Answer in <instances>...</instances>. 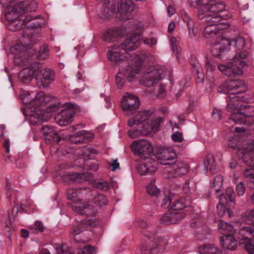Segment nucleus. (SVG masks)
<instances>
[{
	"label": "nucleus",
	"mask_w": 254,
	"mask_h": 254,
	"mask_svg": "<svg viewBox=\"0 0 254 254\" xmlns=\"http://www.w3.org/2000/svg\"><path fill=\"white\" fill-rule=\"evenodd\" d=\"M191 6L199 8L197 15L199 19L211 23L204 29L203 33L205 37L210 38L215 36L221 29L216 23L221 20L219 14L224 10L225 4L216 0H191Z\"/></svg>",
	"instance_id": "f257e3e1"
},
{
	"label": "nucleus",
	"mask_w": 254,
	"mask_h": 254,
	"mask_svg": "<svg viewBox=\"0 0 254 254\" xmlns=\"http://www.w3.org/2000/svg\"><path fill=\"white\" fill-rule=\"evenodd\" d=\"M229 46H233L238 51L232 59V62L226 64H222L218 66L219 70L224 74L231 76L235 75H241L243 73V68L246 64L243 61L248 56L246 51H241L245 45V39L242 37L229 40Z\"/></svg>",
	"instance_id": "f03ea898"
},
{
	"label": "nucleus",
	"mask_w": 254,
	"mask_h": 254,
	"mask_svg": "<svg viewBox=\"0 0 254 254\" xmlns=\"http://www.w3.org/2000/svg\"><path fill=\"white\" fill-rule=\"evenodd\" d=\"M140 35L135 34L126 39L124 42L119 46L114 45L108 52V58L110 61L114 62H119L123 60V56L120 52L123 50L126 52H129L136 49L140 40Z\"/></svg>",
	"instance_id": "7ed1b4c3"
},
{
	"label": "nucleus",
	"mask_w": 254,
	"mask_h": 254,
	"mask_svg": "<svg viewBox=\"0 0 254 254\" xmlns=\"http://www.w3.org/2000/svg\"><path fill=\"white\" fill-rule=\"evenodd\" d=\"M142 66V62L140 60L134 62L132 64V66L127 69L124 68L120 70L116 77V83L119 89H122L127 79L129 82L132 81V79L138 73Z\"/></svg>",
	"instance_id": "20e7f679"
},
{
	"label": "nucleus",
	"mask_w": 254,
	"mask_h": 254,
	"mask_svg": "<svg viewBox=\"0 0 254 254\" xmlns=\"http://www.w3.org/2000/svg\"><path fill=\"white\" fill-rule=\"evenodd\" d=\"M66 193L68 199L75 201L76 196L79 192L77 190L69 189L67 190ZM71 207L73 211L79 214L94 216L96 214L94 207L86 202L82 203L79 200L77 202H74Z\"/></svg>",
	"instance_id": "39448f33"
},
{
	"label": "nucleus",
	"mask_w": 254,
	"mask_h": 254,
	"mask_svg": "<svg viewBox=\"0 0 254 254\" xmlns=\"http://www.w3.org/2000/svg\"><path fill=\"white\" fill-rule=\"evenodd\" d=\"M165 74L164 67L159 65L151 66L144 72L141 81L145 86L150 87L163 78Z\"/></svg>",
	"instance_id": "423d86ee"
},
{
	"label": "nucleus",
	"mask_w": 254,
	"mask_h": 254,
	"mask_svg": "<svg viewBox=\"0 0 254 254\" xmlns=\"http://www.w3.org/2000/svg\"><path fill=\"white\" fill-rule=\"evenodd\" d=\"M34 67H36L35 78L39 86L46 88L54 82L55 72L53 70L42 69V64L39 63H34Z\"/></svg>",
	"instance_id": "0eeeda50"
},
{
	"label": "nucleus",
	"mask_w": 254,
	"mask_h": 254,
	"mask_svg": "<svg viewBox=\"0 0 254 254\" xmlns=\"http://www.w3.org/2000/svg\"><path fill=\"white\" fill-rule=\"evenodd\" d=\"M237 238L244 241V249L249 254L254 253V240L249 237H254V224L249 226H243L236 234Z\"/></svg>",
	"instance_id": "6e6552de"
},
{
	"label": "nucleus",
	"mask_w": 254,
	"mask_h": 254,
	"mask_svg": "<svg viewBox=\"0 0 254 254\" xmlns=\"http://www.w3.org/2000/svg\"><path fill=\"white\" fill-rule=\"evenodd\" d=\"M12 12L8 13L5 16L8 20V28L12 31L19 30L26 26L28 27L35 28L40 27L41 24L39 22H31L35 18L30 16H27L24 19L20 20L18 18L12 19L10 17Z\"/></svg>",
	"instance_id": "1a4fd4ad"
},
{
	"label": "nucleus",
	"mask_w": 254,
	"mask_h": 254,
	"mask_svg": "<svg viewBox=\"0 0 254 254\" xmlns=\"http://www.w3.org/2000/svg\"><path fill=\"white\" fill-rule=\"evenodd\" d=\"M62 112L58 115V123L61 126H65L73 121V116L78 110V107L70 102L65 103Z\"/></svg>",
	"instance_id": "9d476101"
},
{
	"label": "nucleus",
	"mask_w": 254,
	"mask_h": 254,
	"mask_svg": "<svg viewBox=\"0 0 254 254\" xmlns=\"http://www.w3.org/2000/svg\"><path fill=\"white\" fill-rule=\"evenodd\" d=\"M251 100L246 94L229 95L226 98L227 110L229 112L243 110L244 102H249Z\"/></svg>",
	"instance_id": "9b49d317"
},
{
	"label": "nucleus",
	"mask_w": 254,
	"mask_h": 254,
	"mask_svg": "<svg viewBox=\"0 0 254 254\" xmlns=\"http://www.w3.org/2000/svg\"><path fill=\"white\" fill-rule=\"evenodd\" d=\"M131 148L135 154L141 158L147 159L148 155L153 153V147L150 142L147 140H135L131 144Z\"/></svg>",
	"instance_id": "f8f14e48"
},
{
	"label": "nucleus",
	"mask_w": 254,
	"mask_h": 254,
	"mask_svg": "<svg viewBox=\"0 0 254 254\" xmlns=\"http://www.w3.org/2000/svg\"><path fill=\"white\" fill-rule=\"evenodd\" d=\"M98 222L95 219L83 220L77 225L73 226L69 232V235L73 238L77 243H83L84 241L76 238L80 233L84 230H87L90 227H94L97 225Z\"/></svg>",
	"instance_id": "ddd939ff"
},
{
	"label": "nucleus",
	"mask_w": 254,
	"mask_h": 254,
	"mask_svg": "<svg viewBox=\"0 0 254 254\" xmlns=\"http://www.w3.org/2000/svg\"><path fill=\"white\" fill-rule=\"evenodd\" d=\"M139 98L133 94L126 93L121 103L123 110L127 114L133 113L139 106Z\"/></svg>",
	"instance_id": "4468645a"
},
{
	"label": "nucleus",
	"mask_w": 254,
	"mask_h": 254,
	"mask_svg": "<svg viewBox=\"0 0 254 254\" xmlns=\"http://www.w3.org/2000/svg\"><path fill=\"white\" fill-rule=\"evenodd\" d=\"M135 8V4L131 0H120L118 3V12L120 15L121 20L129 19L128 14L132 12Z\"/></svg>",
	"instance_id": "2eb2a0df"
},
{
	"label": "nucleus",
	"mask_w": 254,
	"mask_h": 254,
	"mask_svg": "<svg viewBox=\"0 0 254 254\" xmlns=\"http://www.w3.org/2000/svg\"><path fill=\"white\" fill-rule=\"evenodd\" d=\"M230 148H233L238 157L242 159L246 163L254 164V148L248 149L246 148H240L232 145L230 142L228 144Z\"/></svg>",
	"instance_id": "dca6fc26"
},
{
	"label": "nucleus",
	"mask_w": 254,
	"mask_h": 254,
	"mask_svg": "<svg viewBox=\"0 0 254 254\" xmlns=\"http://www.w3.org/2000/svg\"><path fill=\"white\" fill-rule=\"evenodd\" d=\"M225 87L227 92L230 94L242 95L247 90V87L243 81L240 80H229L226 82Z\"/></svg>",
	"instance_id": "f3484780"
},
{
	"label": "nucleus",
	"mask_w": 254,
	"mask_h": 254,
	"mask_svg": "<svg viewBox=\"0 0 254 254\" xmlns=\"http://www.w3.org/2000/svg\"><path fill=\"white\" fill-rule=\"evenodd\" d=\"M229 39L221 38L218 43L215 44L211 50L213 56L220 59L225 58V56L227 55L228 48L229 47ZM226 59L229 58L225 57Z\"/></svg>",
	"instance_id": "a211bd4d"
},
{
	"label": "nucleus",
	"mask_w": 254,
	"mask_h": 254,
	"mask_svg": "<svg viewBox=\"0 0 254 254\" xmlns=\"http://www.w3.org/2000/svg\"><path fill=\"white\" fill-rule=\"evenodd\" d=\"M177 154L172 149H167L156 155L159 163L163 165H173L176 162Z\"/></svg>",
	"instance_id": "6ab92c4d"
},
{
	"label": "nucleus",
	"mask_w": 254,
	"mask_h": 254,
	"mask_svg": "<svg viewBox=\"0 0 254 254\" xmlns=\"http://www.w3.org/2000/svg\"><path fill=\"white\" fill-rule=\"evenodd\" d=\"M156 163L151 158H147L145 162L138 164L136 168L141 175H152L157 170Z\"/></svg>",
	"instance_id": "aec40b11"
},
{
	"label": "nucleus",
	"mask_w": 254,
	"mask_h": 254,
	"mask_svg": "<svg viewBox=\"0 0 254 254\" xmlns=\"http://www.w3.org/2000/svg\"><path fill=\"white\" fill-rule=\"evenodd\" d=\"M163 121V118L160 117L148 120L146 122V125H145L146 130L143 132L144 133L149 134L157 132L160 129L161 124Z\"/></svg>",
	"instance_id": "412c9836"
},
{
	"label": "nucleus",
	"mask_w": 254,
	"mask_h": 254,
	"mask_svg": "<svg viewBox=\"0 0 254 254\" xmlns=\"http://www.w3.org/2000/svg\"><path fill=\"white\" fill-rule=\"evenodd\" d=\"M234 234L223 235L221 237L220 244L224 249L234 250L237 248V242Z\"/></svg>",
	"instance_id": "4be33fe9"
},
{
	"label": "nucleus",
	"mask_w": 254,
	"mask_h": 254,
	"mask_svg": "<svg viewBox=\"0 0 254 254\" xmlns=\"http://www.w3.org/2000/svg\"><path fill=\"white\" fill-rule=\"evenodd\" d=\"M35 68L34 63L32 64L30 68H26L22 70L18 74L19 80L23 83H29L32 80L33 76H35Z\"/></svg>",
	"instance_id": "5701e85b"
},
{
	"label": "nucleus",
	"mask_w": 254,
	"mask_h": 254,
	"mask_svg": "<svg viewBox=\"0 0 254 254\" xmlns=\"http://www.w3.org/2000/svg\"><path fill=\"white\" fill-rule=\"evenodd\" d=\"M104 2L102 6L101 15L102 17L109 18L113 16L116 10V2L114 0Z\"/></svg>",
	"instance_id": "b1692460"
},
{
	"label": "nucleus",
	"mask_w": 254,
	"mask_h": 254,
	"mask_svg": "<svg viewBox=\"0 0 254 254\" xmlns=\"http://www.w3.org/2000/svg\"><path fill=\"white\" fill-rule=\"evenodd\" d=\"M152 113L153 112L147 110L139 112L135 115L134 119L128 120L127 125L129 127H132L134 125H137L142 122L145 121Z\"/></svg>",
	"instance_id": "393cba45"
},
{
	"label": "nucleus",
	"mask_w": 254,
	"mask_h": 254,
	"mask_svg": "<svg viewBox=\"0 0 254 254\" xmlns=\"http://www.w3.org/2000/svg\"><path fill=\"white\" fill-rule=\"evenodd\" d=\"M92 138V134L85 130H81L76 133L75 135H71L70 139L75 143H83L86 140L88 141Z\"/></svg>",
	"instance_id": "a878e982"
},
{
	"label": "nucleus",
	"mask_w": 254,
	"mask_h": 254,
	"mask_svg": "<svg viewBox=\"0 0 254 254\" xmlns=\"http://www.w3.org/2000/svg\"><path fill=\"white\" fill-rule=\"evenodd\" d=\"M191 200L189 197L182 198L176 201L171 206L170 210L176 211H181L184 208L190 204Z\"/></svg>",
	"instance_id": "bb28decb"
},
{
	"label": "nucleus",
	"mask_w": 254,
	"mask_h": 254,
	"mask_svg": "<svg viewBox=\"0 0 254 254\" xmlns=\"http://www.w3.org/2000/svg\"><path fill=\"white\" fill-rule=\"evenodd\" d=\"M174 177H179L186 175L189 169V165L185 163L178 162L173 165Z\"/></svg>",
	"instance_id": "cd10ccee"
},
{
	"label": "nucleus",
	"mask_w": 254,
	"mask_h": 254,
	"mask_svg": "<svg viewBox=\"0 0 254 254\" xmlns=\"http://www.w3.org/2000/svg\"><path fill=\"white\" fill-rule=\"evenodd\" d=\"M122 34L120 28L109 29L104 33L102 38L104 41L110 42L113 41L116 37L121 36Z\"/></svg>",
	"instance_id": "c85d7f7f"
},
{
	"label": "nucleus",
	"mask_w": 254,
	"mask_h": 254,
	"mask_svg": "<svg viewBox=\"0 0 254 254\" xmlns=\"http://www.w3.org/2000/svg\"><path fill=\"white\" fill-rule=\"evenodd\" d=\"M232 114L229 117L230 122L232 121L236 124H244L247 123L245 115L243 113V110H239L231 112Z\"/></svg>",
	"instance_id": "c756f323"
},
{
	"label": "nucleus",
	"mask_w": 254,
	"mask_h": 254,
	"mask_svg": "<svg viewBox=\"0 0 254 254\" xmlns=\"http://www.w3.org/2000/svg\"><path fill=\"white\" fill-rule=\"evenodd\" d=\"M203 163L204 167L206 171L209 170L212 174L217 172L218 170L217 166L212 155H208L206 159H204Z\"/></svg>",
	"instance_id": "7c9ffc66"
},
{
	"label": "nucleus",
	"mask_w": 254,
	"mask_h": 254,
	"mask_svg": "<svg viewBox=\"0 0 254 254\" xmlns=\"http://www.w3.org/2000/svg\"><path fill=\"white\" fill-rule=\"evenodd\" d=\"M218 227L219 232L223 235L235 233V230L233 226L223 221H219Z\"/></svg>",
	"instance_id": "2f4dec72"
},
{
	"label": "nucleus",
	"mask_w": 254,
	"mask_h": 254,
	"mask_svg": "<svg viewBox=\"0 0 254 254\" xmlns=\"http://www.w3.org/2000/svg\"><path fill=\"white\" fill-rule=\"evenodd\" d=\"M219 197L220 201L217 205V213L220 217H222L226 215L227 209L225 207L224 204L228 203V200L224 194L220 195Z\"/></svg>",
	"instance_id": "473e14b6"
},
{
	"label": "nucleus",
	"mask_w": 254,
	"mask_h": 254,
	"mask_svg": "<svg viewBox=\"0 0 254 254\" xmlns=\"http://www.w3.org/2000/svg\"><path fill=\"white\" fill-rule=\"evenodd\" d=\"M200 254H221L220 252L213 244H206L199 247Z\"/></svg>",
	"instance_id": "72a5a7b5"
},
{
	"label": "nucleus",
	"mask_w": 254,
	"mask_h": 254,
	"mask_svg": "<svg viewBox=\"0 0 254 254\" xmlns=\"http://www.w3.org/2000/svg\"><path fill=\"white\" fill-rule=\"evenodd\" d=\"M92 201L96 205L99 207L106 205L108 203L106 196L100 193L95 194L92 199Z\"/></svg>",
	"instance_id": "f704fd0d"
},
{
	"label": "nucleus",
	"mask_w": 254,
	"mask_h": 254,
	"mask_svg": "<svg viewBox=\"0 0 254 254\" xmlns=\"http://www.w3.org/2000/svg\"><path fill=\"white\" fill-rule=\"evenodd\" d=\"M27 1H20L16 2L12 8V13L26 12Z\"/></svg>",
	"instance_id": "c9c22d12"
},
{
	"label": "nucleus",
	"mask_w": 254,
	"mask_h": 254,
	"mask_svg": "<svg viewBox=\"0 0 254 254\" xmlns=\"http://www.w3.org/2000/svg\"><path fill=\"white\" fill-rule=\"evenodd\" d=\"M180 13L182 20L187 24L188 27H192V26H194V20L185 10H180Z\"/></svg>",
	"instance_id": "e433bc0d"
},
{
	"label": "nucleus",
	"mask_w": 254,
	"mask_h": 254,
	"mask_svg": "<svg viewBox=\"0 0 254 254\" xmlns=\"http://www.w3.org/2000/svg\"><path fill=\"white\" fill-rule=\"evenodd\" d=\"M196 190V186L194 182H190V180H186L183 187V190L184 193L189 194L193 192Z\"/></svg>",
	"instance_id": "4c0bfd02"
},
{
	"label": "nucleus",
	"mask_w": 254,
	"mask_h": 254,
	"mask_svg": "<svg viewBox=\"0 0 254 254\" xmlns=\"http://www.w3.org/2000/svg\"><path fill=\"white\" fill-rule=\"evenodd\" d=\"M223 182V177L222 176L219 175L215 177L213 179L212 183V187L215 189L217 193H219L222 187Z\"/></svg>",
	"instance_id": "58836bf2"
},
{
	"label": "nucleus",
	"mask_w": 254,
	"mask_h": 254,
	"mask_svg": "<svg viewBox=\"0 0 254 254\" xmlns=\"http://www.w3.org/2000/svg\"><path fill=\"white\" fill-rule=\"evenodd\" d=\"M40 113H41V110L38 109L30 116L29 121L31 125H36L42 123L40 118Z\"/></svg>",
	"instance_id": "ea45409f"
},
{
	"label": "nucleus",
	"mask_w": 254,
	"mask_h": 254,
	"mask_svg": "<svg viewBox=\"0 0 254 254\" xmlns=\"http://www.w3.org/2000/svg\"><path fill=\"white\" fill-rule=\"evenodd\" d=\"M146 130L145 125L141 127L140 129H133L128 131V135L132 138H136L142 135H148V133H144V131Z\"/></svg>",
	"instance_id": "a19ab883"
},
{
	"label": "nucleus",
	"mask_w": 254,
	"mask_h": 254,
	"mask_svg": "<svg viewBox=\"0 0 254 254\" xmlns=\"http://www.w3.org/2000/svg\"><path fill=\"white\" fill-rule=\"evenodd\" d=\"M170 41L173 52L176 53L177 54H179L181 51V48L179 46V44L180 41V38L172 37L170 38Z\"/></svg>",
	"instance_id": "79ce46f5"
},
{
	"label": "nucleus",
	"mask_w": 254,
	"mask_h": 254,
	"mask_svg": "<svg viewBox=\"0 0 254 254\" xmlns=\"http://www.w3.org/2000/svg\"><path fill=\"white\" fill-rule=\"evenodd\" d=\"M220 64L218 65V63L215 60L207 59L205 63L206 72H211L214 71L216 69V66H218ZM218 68H219L218 67ZM218 69L219 70V69Z\"/></svg>",
	"instance_id": "37998d69"
},
{
	"label": "nucleus",
	"mask_w": 254,
	"mask_h": 254,
	"mask_svg": "<svg viewBox=\"0 0 254 254\" xmlns=\"http://www.w3.org/2000/svg\"><path fill=\"white\" fill-rule=\"evenodd\" d=\"M30 231L33 233L43 232L45 230V227L43 223L40 221H37L34 224L30 227Z\"/></svg>",
	"instance_id": "c03bdc74"
},
{
	"label": "nucleus",
	"mask_w": 254,
	"mask_h": 254,
	"mask_svg": "<svg viewBox=\"0 0 254 254\" xmlns=\"http://www.w3.org/2000/svg\"><path fill=\"white\" fill-rule=\"evenodd\" d=\"M28 49L27 45L17 44L10 48V51L14 55H18L21 52L28 50Z\"/></svg>",
	"instance_id": "a18cd8bd"
},
{
	"label": "nucleus",
	"mask_w": 254,
	"mask_h": 254,
	"mask_svg": "<svg viewBox=\"0 0 254 254\" xmlns=\"http://www.w3.org/2000/svg\"><path fill=\"white\" fill-rule=\"evenodd\" d=\"M155 182L154 180L152 181L147 187L148 193L152 196H156L160 191L156 186Z\"/></svg>",
	"instance_id": "49530a36"
},
{
	"label": "nucleus",
	"mask_w": 254,
	"mask_h": 254,
	"mask_svg": "<svg viewBox=\"0 0 254 254\" xmlns=\"http://www.w3.org/2000/svg\"><path fill=\"white\" fill-rule=\"evenodd\" d=\"M172 222L173 224H175L179 222L184 218V215L182 211H176L170 210Z\"/></svg>",
	"instance_id": "de8ad7c7"
},
{
	"label": "nucleus",
	"mask_w": 254,
	"mask_h": 254,
	"mask_svg": "<svg viewBox=\"0 0 254 254\" xmlns=\"http://www.w3.org/2000/svg\"><path fill=\"white\" fill-rule=\"evenodd\" d=\"M94 185L97 188L105 191L109 189V183L103 180H95L94 182Z\"/></svg>",
	"instance_id": "09e8293b"
},
{
	"label": "nucleus",
	"mask_w": 254,
	"mask_h": 254,
	"mask_svg": "<svg viewBox=\"0 0 254 254\" xmlns=\"http://www.w3.org/2000/svg\"><path fill=\"white\" fill-rule=\"evenodd\" d=\"M44 139L48 141V143L52 142H59L60 141V138H59V134L55 131H51L49 133V134L46 135Z\"/></svg>",
	"instance_id": "8fccbe9b"
},
{
	"label": "nucleus",
	"mask_w": 254,
	"mask_h": 254,
	"mask_svg": "<svg viewBox=\"0 0 254 254\" xmlns=\"http://www.w3.org/2000/svg\"><path fill=\"white\" fill-rule=\"evenodd\" d=\"M49 50L47 45H44L39 50L38 58L40 60H44L49 56Z\"/></svg>",
	"instance_id": "3c124183"
},
{
	"label": "nucleus",
	"mask_w": 254,
	"mask_h": 254,
	"mask_svg": "<svg viewBox=\"0 0 254 254\" xmlns=\"http://www.w3.org/2000/svg\"><path fill=\"white\" fill-rule=\"evenodd\" d=\"M244 176L246 180L254 185V169H246L244 172Z\"/></svg>",
	"instance_id": "603ef678"
},
{
	"label": "nucleus",
	"mask_w": 254,
	"mask_h": 254,
	"mask_svg": "<svg viewBox=\"0 0 254 254\" xmlns=\"http://www.w3.org/2000/svg\"><path fill=\"white\" fill-rule=\"evenodd\" d=\"M195 76V80L197 83H201L204 81V75L202 67L192 71Z\"/></svg>",
	"instance_id": "864d4df0"
},
{
	"label": "nucleus",
	"mask_w": 254,
	"mask_h": 254,
	"mask_svg": "<svg viewBox=\"0 0 254 254\" xmlns=\"http://www.w3.org/2000/svg\"><path fill=\"white\" fill-rule=\"evenodd\" d=\"M243 113L245 116L246 119L248 117H252L254 116V107L244 104L243 106Z\"/></svg>",
	"instance_id": "5fc2aeb1"
},
{
	"label": "nucleus",
	"mask_w": 254,
	"mask_h": 254,
	"mask_svg": "<svg viewBox=\"0 0 254 254\" xmlns=\"http://www.w3.org/2000/svg\"><path fill=\"white\" fill-rule=\"evenodd\" d=\"M20 97L23 103L25 104H28L33 100V97L28 91H22L20 94Z\"/></svg>",
	"instance_id": "6e6d98bb"
},
{
	"label": "nucleus",
	"mask_w": 254,
	"mask_h": 254,
	"mask_svg": "<svg viewBox=\"0 0 254 254\" xmlns=\"http://www.w3.org/2000/svg\"><path fill=\"white\" fill-rule=\"evenodd\" d=\"M164 243L163 244H159L155 247L150 248L148 250V254H159L161 253L164 249Z\"/></svg>",
	"instance_id": "4d7b16f0"
},
{
	"label": "nucleus",
	"mask_w": 254,
	"mask_h": 254,
	"mask_svg": "<svg viewBox=\"0 0 254 254\" xmlns=\"http://www.w3.org/2000/svg\"><path fill=\"white\" fill-rule=\"evenodd\" d=\"M96 253L95 249L91 246L84 247L78 252V254H95Z\"/></svg>",
	"instance_id": "13d9d810"
},
{
	"label": "nucleus",
	"mask_w": 254,
	"mask_h": 254,
	"mask_svg": "<svg viewBox=\"0 0 254 254\" xmlns=\"http://www.w3.org/2000/svg\"><path fill=\"white\" fill-rule=\"evenodd\" d=\"M221 194L220 195H221ZM225 195L228 200V203L234 201V192L232 188H227L225 191Z\"/></svg>",
	"instance_id": "bf43d9fd"
},
{
	"label": "nucleus",
	"mask_w": 254,
	"mask_h": 254,
	"mask_svg": "<svg viewBox=\"0 0 254 254\" xmlns=\"http://www.w3.org/2000/svg\"><path fill=\"white\" fill-rule=\"evenodd\" d=\"M160 222L165 225L173 224L170 212L164 214L160 219Z\"/></svg>",
	"instance_id": "052dcab7"
},
{
	"label": "nucleus",
	"mask_w": 254,
	"mask_h": 254,
	"mask_svg": "<svg viewBox=\"0 0 254 254\" xmlns=\"http://www.w3.org/2000/svg\"><path fill=\"white\" fill-rule=\"evenodd\" d=\"M236 189L238 195L242 196L245 192L246 187L244 183L241 182L237 184Z\"/></svg>",
	"instance_id": "680f3d73"
},
{
	"label": "nucleus",
	"mask_w": 254,
	"mask_h": 254,
	"mask_svg": "<svg viewBox=\"0 0 254 254\" xmlns=\"http://www.w3.org/2000/svg\"><path fill=\"white\" fill-rule=\"evenodd\" d=\"M26 212V205L24 204H21L20 206H14L12 211L13 215H14V212L15 213V215H16L18 212L23 213Z\"/></svg>",
	"instance_id": "e2e57ef3"
},
{
	"label": "nucleus",
	"mask_w": 254,
	"mask_h": 254,
	"mask_svg": "<svg viewBox=\"0 0 254 254\" xmlns=\"http://www.w3.org/2000/svg\"><path fill=\"white\" fill-rule=\"evenodd\" d=\"M26 12L35 11L37 8V3L35 1H27Z\"/></svg>",
	"instance_id": "0e129e2a"
},
{
	"label": "nucleus",
	"mask_w": 254,
	"mask_h": 254,
	"mask_svg": "<svg viewBox=\"0 0 254 254\" xmlns=\"http://www.w3.org/2000/svg\"><path fill=\"white\" fill-rule=\"evenodd\" d=\"M96 154V150L92 148H85L82 155L85 157H91L92 154Z\"/></svg>",
	"instance_id": "69168bd1"
},
{
	"label": "nucleus",
	"mask_w": 254,
	"mask_h": 254,
	"mask_svg": "<svg viewBox=\"0 0 254 254\" xmlns=\"http://www.w3.org/2000/svg\"><path fill=\"white\" fill-rule=\"evenodd\" d=\"M172 200L171 197L170 196H166L162 201L161 206L163 208H168Z\"/></svg>",
	"instance_id": "338daca9"
},
{
	"label": "nucleus",
	"mask_w": 254,
	"mask_h": 254,
	"mask_svg": "<svg viewBox=\"0 0 254 254\" xmlns=\"http://www.w3.org/2000/svg\"><path fill=\"white\" fill-rule=\"evenodd\" d=\"M58 254H73L70 250H69L65 246H62L61 248L57 250Z\"/></svg>",
	"instance_id": "774afa93"
}]
</instances>
